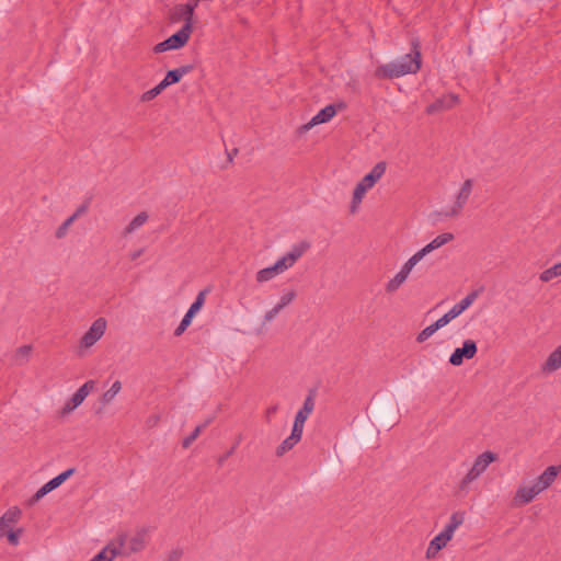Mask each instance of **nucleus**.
<instances>
[{"mask_svg": "<svg viewBox=\"0 0 561 561\" xmlns=\"http://www.w3.org/2000/svg\"><path fill=\"white\" fill-rule=\"evenodd\" d=\"M304 426H305V422H300V421H294V425H293V430H291V435L294 437H297L299 439H301V436H302V432H304Z\"/></svg>", "mask_w": 561, "mask_h": 561, "instance_id": "47", "label": "nucleus"}, {"mask_svg": "<svg viewBox=\"0 0 561 561\" xmlns=\"http://www.w3.org/2000/svg\"><path fill=\"white\" fill-rule=\"evenodd\" d=\"M142 252H144L142 249L131 252L130 253V259L133 261L137 260L142 254Z\"/></svg>", "mask_w": 561, "mask_h": 561, "instance_id": "57", "label": "nucleus"}, {"mask_svg": "<svg viewBox=\"0 0 561 561\" xmlns=\"http://www.w3.org/2000/svg\"><path fill=\"white\" fill-rule=\"evenodd\" d=\"M280 309L275 305L271 310H268L264 316L265 322H271L278 313Z\"/></svg>", "mask_w": 561, "mask_h": 561, "instance_id": "53", "label": "nucleus"}, {"mask_svg": "<svg viewBox=\"0 0 561 561\" xmlns=\"http://www.w3.org/2000/svg\"><path fill=\"white\" fill-rule=\"evenodd\" d=\"M93 388V380L84 382L66 402V404L62 408V414H68L72 412L75 409H77L84 401V399L88 397V394Z\"/></svg>", "mask_w": 561, "mask_h": 561, "instance_id": "11", "label": "nucleus"}, {"mask_svg": "<svg viewBox=\"0 0 561 561\" xmlns=\"http://www.w3.org/2000/svg\"><path fill=\"white\" fill-rule=\"evenodd\" d=\"M206 425H207V423H205L204 425L196 426V428L192 432V434L184 438L183 447L184 448L190 447L192 445V443L198 437V435L201 434V432L203 431V428Z\"/></svg>", "mask_w": 561, "mask_h": 561, "instance_id": "41", "label": "nucleus"}, {"mask_svg": "<svg viewBox=\"0 0 561 561\" xmlns=\"http://www.w3.org/2000/svg\"><path fill=\"white\" fill-rule=\"evenodd\" d=\"M182 556H183V550L180 548H176L168 553L164 561H180Z\"/></svg>", "mask_w": 561, "mask_h": 561, "instance_id": "52", "label": "nucleus"}, {"mask_svg": "<svg viewBox=\"0 0 561 561\" xmlns=\"http://www.w3.org/2000/svg\"><path fill=\"white\" fill-rule=\"evenodd\" d=\"M193 317H194V314H192L191 312L186 311V313L184 314V317L181 320L180 324L174 330V335L175 336H180V335H182L185 332L187 327L191 324V322L193 320Z\"/></svg>", "mask_w": 561, "mask_h": 561, "instance_id": "36", "label": "nucleus"}, {"mask_svg": "<svg viewBox=\"0 0 561 561\" xmlns=\"http://www.w3.org/2000/svg\"><path fill=\"white\" fill-rule=\"evenodd\" d=\"M444 328L442 325V323L436 320L434 323H432L431 325L426 327L425 329H423L416 336V341L419 343H423L425 342L427 339H430L437 330Z\"/></svg>", "mask_w": 561, "mask_h": 561, "instance_id": "28", "label": "nucleus"}, {"mask_svg": "<svg viewBox=\"0 0 561 561\" xmlns=\"http://www.w3.org/2000/svg\"><path fill=\"white\" fill-rule=\"evenodd\" d=\"M336 114V108L333 104L327 105L324 108L320 110L307 124L300 127V131H308L312 127L324 124L331 121Z\"/></svg>", "mask_w": 561, "mask_h": 561, "instance_id": "13", "label": "nucleus"}, {"mask_svg": "<svg viewBox=\"0 0 561 561\" xmlns=\"http://www.w3.org/2000/svg\"><path fill=\"white\" fill-rule=\"evenodd\" d=\"M175 14L184 21L183 26L188 25V30L193 31L194 26V11L191 10L185 3L175 7Z\"/></svg>", "mask_w": 561, "mask_h": 561, "instance_id": "22", "label": "nucleus"}, {"mask_svg": "<svg viewBox=\"0 0 561 561\" xmlns=\"http://www.w3.org/2000/svg\"><path fill=\"white\" fill-rule=\"evenodd\" d=\"M407 276L403 273L398 272L386 285L387 293L397 291L400 286L407 280Z\"/></svg>", "mask_w": 561, "mask_h": 561, "instance_id": "32", "label": "nucleus"}, {"mask_svg": "<svg viewBox=\"0 0 561 561\" xmlns=\"http://www.w3.org/2000/svg\"><path fill=\"white\" fill-rule=\"evenodd\" d=\"M465 522V512H455L451 514L447 524H450L455 528H458Z\"/></svg>", "mask_w": 561, "mask_h": 561, "instance_id": "43", "label": "nucleus"}, {"mask_svg": "<svg viewBox=\"0 0 561 561\" xmlns=\"http://www.w3.org/2000/svg\"><path fill=\"white\" fill-rule=\"evenodd\" d=\"M22 511L19 506H11L0 517V539L4 538L5 534L12 530L21 520Z\"/></svg>", "mask_w": 561, "mask_h": 561, "instance_id": "10", "label": "nucleus"}, {"mask_svg": "<svg viewBox=\"0 0 561 561\" xmlns=\"http://www.w3.org/2000/svg\"><path fill=\"white\" fill-rule=\"evenodd\" d=\"M33 352L32 345H22L18 347L11 356L12 365L14 366H24L26 365Z\"/></svg>", "mask_w": 561, "mask_h": 561, "instance_id": "20", "label": "nucleus"}, {"mask_svg": "<svg viewBox=\"0 0 561 561\" xmlns=\"http://www.w3.org/2000/svg\"><path fill=\"white\" fill-rule=\"evenodd\" d=\"M192 69V66H182L180 68L170 70L160 83L164 89H167L169 85L178 83L183 78V76L188 73Z\"/></svg>", "mask_w": 561, "mask_h": 561, "instance_id": "19", "label": "nucleus"}, {"mask_svg": "<svg viewBox=\"0 0 561 561\" xmlns=\"http://www.w3.org/2000/svg\"><path fill=\"white\" fill-rule=\"evenodd\" d=\"M479 291L473 290L469 293L463 299H461L458 304L453 306V308L446 312L443 317L438 319L443 327L447 325L451 320L460 316L465 310H467L478 298Z\"/></svg>", "mask_w": 561, "mask_h": 561, "instance_id": "7", "label": "nucleus"}, {"mask_svg": "<svg viewBox=\"0 0 561 561\" xmlns=\"http://www.w3.org/2000/svg\"><path fill=\"white\" fill-rule=\"evenodd\" d=\"M559 276H561V262L541 272L539 278L541 282L547 283Z\"/></svg>", "mask_w": 561, "mask_h": 561, "instance_id": "29", "label": "nucleus"}, {"mask_svg": "<svg viewBox=\"0 0 561 561\" xmlns=\"http://www.w3.org/2000/svg\"><path fill=\"white\" fill-rule=\"evenodd\" d=\"M307 419H308V416L305 415L304 413H301V411L298 410V412L296 413L295 420L296 421H300V422H306Z\"/></svg>", "mask_w": 561, "mask_h": 561, "instance_id": "55", "label": "nucleus"}, {"mask_svg": "<svg viewBox=\"0 0 561 561\" xmlns=\"http://www.w3.org/2000/svg\"><path fill=\"white\" fill-rule=\"evenodd\" d=\"M454 239L455 236L451 232H444L435 237L431 242L434 244L435 249H438L453 241Z\"/></svg>", "mask_w": 561, "mask_h": 561, "instance_id": "35", "label": "nucleus"}, {"mask_svg": "<svg viewBox=\"0 0 561 561\" xmlns=\"http://www.w3.org/2000/svg\"><path fill=\"white\" fill-rule=\"evenodd\" d=\"M478 352L477 343L473 340H466L461 347H457L449 357V363L454 366H460L463 359H471Z\"/></svg>", "mask_w": 561, "mask_h": 561, "instance_id": "9", "label": "nucleus"}, {"mask_svg": "<svg viewBox=\"0 0 561 561\" xmlns=\"http://www.w3.org/2000/svg\"><path fill=\"white\" fill-rule=\"evenodd\" d=\"M561 467L559 466H549L537 479L536 485L542 492L548 489L556 480L560 472Z\"/></svg>", "mask_w": 561, "mask_h": 561, "instance_id": "16", "label": "nucleus"}, {"mask_svg": "<svg viewBox=\"0 0 561 561\" xmlns=\"http://www.w3.org/2000/svg\"><path fill=\"white\" fill-rule=\"evenodd\" d=\"M163 90H164V88L162 87L161 83H159L154 88L142 93L140 100L142 102H149V101L153 100L156 96H158Z\"/></svg>", "mask_w": 561, "mask_h": 561, "instance_id": "37", "label": "nucleus"}, {"mask_svg": "<svg viewBox=\"0 0 561 561\" xmlns=\"http://www.w3.org/2000/svg\"><path fill=\"white\" fill-rule=\"evenodd\" d=\"M122 389V383L119 380H116L112 383L111 388L108 390H106L103 396H102V403L103 404H108L111 403L114 398L116 397V394L121 391Z\"/></svg>", "mask_w": 561, "mask_h": 561, "instance_id": "30", "label": "nucleus"}, {"mask_svg": "<svg viewBox=\"0 0 561 561\" xmlns=\"http://www.w3.org/2000/svg\"><path fill=\"white\" fill-rule=\"evenodd\" d=\"M126 543V536L118 535L115 539L108 542L94 558L90 561H113L115 557L122 554L124 545Z\"/></svg>", "mask_w": 561, "mask_h": 561, "instance_id": "8", "label": "nucleus"}, {"mask_svg": "<svg viewBox=\"0 0 561 561\" xmlns=\"http://www.w3.org/2000/svg\"><path fill=\"white\" fill-rule=\"evenodd\" d=\"M310 243L307 241H301L294 244L290 250L279 257L275 263L274 267L278 272V274L284 273L288 268L295 265V263L309 250Z\"/></svg>", "mask_w": 561, "mask_h": 561, "instance_id": "2", "label": "nucleus"}, {"mask_svg": "<svg viewBox=\"0 0 561 561\" xmlns=\"http://www.w3.org/2000/svg\"><path fill=\"white\" fill-rule=\"evenodd\" d=\"M474 182L472 179H467L460 186L455 201L450 208L445 213L446 217H457L460 215L465 206L467 205L472 190H473Z\"/></svg>", "mask_w": 561, "mask_h": 561, "instance_id": "4", "label": "nucleus"}, {"mask_svg": "<svg viewBox=\"0 0 561 561\" xmlns=\"http://www.w3.org/2000/svg\"><path fill=\"white\" fill-rule=\"evenodd\" d=\"M192 32L193 31L188 30V25L182 26L175 34L171 35L165 41L158 43L153 48L154 53H164L183 47L190 39Z\"/></svg>", "mask_w": 561, "mask_h": 561, "instance_id": "5", "label": "nucleus"}, {"mask_svg": "<svg viewBox=\"0 0 561 561\" xmlns=\"http://www.w3.org/2000/svg\"><path fill=\"white\" fill-rule=\"evenodd\" d=\"M435 249L434 244L432 242L427 243L425 247H423L421 250L415 252V255L422 260L424 256L433 252Z\"/></svg>", "mask_w": 561, "mask_h": 561, "instance_id": "51", "label": "nucleus"}, {"mask_svg": "<svg viewBox=\"0 0 561 561\" xmlns=\"http://www.w3.org/2000/svg\"><path fill=\"white\" fill-rule=\"evenodd\" d=\"M76 221L75 217L69 216L55 231V237L57 239H64L71 225Z\"/></svg>", "mask_w": 561, "mask_h": 561, "instance_id": "34", "label": "nucleus"}, {"mask_svg": "<svg viewBox=\"0 0 561 561\" xmlns=\"http://www.w3.org/2000/svg\"><path fill=\"white\" fill-rule=\"evenodd\" d=\"M300 439L297 437H294L291 434L285 438L276 448V455L278 457L284 456L287 451L294 448L298 444Z\"/></svg>", "mask_w": 561, "mask_h": 561, "instance_id": "27", "label": "nucleus"}, {"mask_svg": "<svg viewBox=\"0 0 561 561\" xmlns=\"http://www.w3.org/2000/svg\"><path fill=\"white\" fill-rule=\"evenodd\" d=\"M238 153V149L234 148L231 152H228V160L231 162L233 159V156Z\"/></svg>", "mask_w": 561, "mask_h": 561, "instance_id": "59", "label": "nucleus"}, {"mask_svg": "<svg viewBox=\"0 0 561 561\" xmlns=\"http://www.w3.org/2000/svg\"><path fill=\"white\" fill-rule=\"evenodd\" d=\"M422 65L421 51L417 42L412 43L411 53L398 59L376 68L375 76L378 79H396L405 75L416 73Z\"/></svg>", "mask_w": 561, "mask_h": 561, "instance_id": "1", "label": "nucleus"}, {"mask_svg": "<svg viewBox=\"0 0 561 561\" xmlns=\"http://www.w3.org/2000/svg\"><path fill=\"white\" fill-rule=\"evenodd\" d=\"M421 260L415 255V253L403 264L400 273H403L407 277L411 273L412 268L420 262Z\"/></svg>", "mask_w": 561, "mask_h": 561, "instance_id": "39", "label": "nucleus"}, {"mask_svg": "<svg viewBox=\"0 0 561 561\" xmlns=\"http://www.w3.org/2000/svg\"><path fill=\"white\" fill-rule=\"evenodd\" d=\"M49 493V490L44 484L42 488H39L36 493L28 500V505H34L36 502H38L42 497H44L46 494Z\"/></svg>", "mask_w": 561, "mask_h": 561, "instance_id": "46", "label": "nucleus"}, {"mask_svg": "<svg viewBox=\"0 0 561 561\" xmlns=\"http://www.w3.org/2000/svg\"><path fill=\"white\" fill-rule=\"evenodd\" d=\"M202 0H187V2L185 3L188 8H191L192 11L195 12V9L198 7V3L201 2Z\"/></svg>", "mask_w": 561, "mask_h": 561, "instance_id": "54", "label": "nucleus"}, {"mask_svg": "<svg viewBox=\"0 0 561 561\" xmlns=\"http://www.w3.org/2000/svg\"><path fill=\"white\" fill-rule=\"evenodd\" d=\"M448 541L442 537L439 534L436 535L431 541L426 549L425 557L426 559H434L438 552L447 546Z\"/></svg>", "mask_w": 561, "mask_h": 561, "instance_id": "21", "label": "nucleus"}, {"mask_svg": "<svg viewBox=\"0 0 561 561\" xmlns=\"http://www.w3.org/2000/svg\"><path fill=\"white\" fill-rule=\"evenodd\" d=\"M234 451V447H232L229 451H227L222 457L219 459V465L224 463V461L229 458Z\"/></svg>", "mask_w": 561, "mask_h": 561, "instance_id": "56", "label": "nucleus"}, {"mask_svg": "<svg viewBox=\"0 0 561 561\" xmlns=\"http://www.w3.org/2000/svg\"><path fill=\"white\" fill-rule=\"evenodd\" d=\"M277 275H279L278 272L272 265V266H268V267L260 270L256 273L255 278H256L257 283H265V282H268V280L273 279Z\"/></svg>", "mask_w": 561, "mask_h": 561, "instance_id": "31", "label": "nucleus"}, {"mask_svg": "<svg viewBox=\"0 0 561 561\" xmlns=\"http://www.w3.org/2000/svg\"><path fill=\"white\" fill-rule=\"evenodd\" d=\"M49 493V490L44 484L42 488H39L36 493L28 500V505H34L36 502H38L42 497H44L46 494Z\"/></svg>", "mask_w": 561, "mask_h": 561, "instance_id": "44", "label": "nucleus"}, {"mask_svg": "<svg viewBox=\"0 0 561 561\" xmlns=\"http://www.w3.org/2000/svg\"><path fill=\"white\" fill-rule=\"evenodd\" d=\"M106 320L104 318H98L91 324L89 330L83 334L79 344V354L82 356L87 348L93 346L105 333Z\"/></svg>", "mask_w": 561, "mask_h": 561, "instance_id": "3", "label": "nucleus"}, {"mask_svg": "<svg viewBox=\"0 0 561 561\" xmlns=\"http://www.w3.org/2000/svg\"><path fill=\"white\" fill-rule=\"evenodd\" d=\"M367 192H368V190H366L360 183L356 184L354 192H353L352 203H351V207H350V210L352 214H355L358 210V207Z\"/></svg>", "mask_w": 561, "mask_h": 561, "instance_id": "23", "label": "nucleus"}, {"mask_svg": "<svg viewBox=\"0 0 561 561\" xmlns=\"http://www.w3.org/2000/svg\"><path fill=\"white\" fill-rule=\"evenodd\" d=\"M22 534H23V529L21 527H18V528L14 527L12 530L7 533L4 537H7L10 545L18 546Z\"/></svg>", "mask_w": 561, "mask_h": 561, "instance_id": "38", "label": "nucleus"}, {"mask_svg": "<svg viewBox=\"0 0 561 561\" xmlns=\"http://www.w3.org/2000/svg\"><path fill=\"white\" fill-rule=\"evenodd\" d=\"M456 529L457 528H455L450 524H446L444 529L439 533V535L444 537L447 541H450L451 538L454 537Z\"/></svg>", "mask_w": 561, "mask_h": 561, "instance_id": "49", "label": "nucleus"}, {"mask_svg": "<svg viewBox=\"0 0 561 561\" xmlns=\"http://www.w3.org/2000/svg\"><path fill=\"white\" fill-rule=\"evenodd\" d=\"M456 529L457 528H455L450 524H446L444 529L439 533V535L444 537L447 541H450L451 538L454 537Z\"/></svg>", "mask_w": 561, "mask_h": 561, "instance_id": "48", "label": "nucleus"}, {"mask_svg": "<svg viewBox=\"0 0 561 561\" xmlns=\"http://www.w3.org/2000/svg\"><path fill=\"white\" fill-rule=\"evenodd\" d=\"M314 398L312 394H309L307 396V398L305 399L304 401V404L302 407L299 409V411H301V413H304L305 415H307L309 417V415L312 413L313 409H314Z\"/></svg>", "mask_w": 561, "mask_h": 561, "instance_id": "40", "label": "nucleus"}, {"mask_svg": "<svg viewBox=\"0 0 561 561\" xmlns=\"http://www.w3.org/2000/svg\"><path fill=\"white\" fill-rule=\"evenodd\" d=\"M459 102V99L456 94L449 93L446 95H443L438 99H436L433 103H431L425 112L428 115L437 114L447 110L453 108L455 105H457Z\"/></svg>", "mask_w": 561, "mask_h": 561, "instance_id": "12", "label": "nucleus"}, {"mask_svg": "<svg viewBox=\"0 0 561 561\" xmlns=\"http://www.w3.org/2000/svg\"><path fill=\"white\" fill-rule=\"evenodd\" d=\"M480 476L472 469L467 472V474L459 481L458 483V492L460 494H467L470 490V485L473 481H476Z\"/></svg>", "mask_w": 561, "mask_h": 561, "instance_id": "24", "label": "nucleus"}, {"mask_svg": "<svg viewBox=\"0 0 561 561\" xmlns=\"http://www.w3.org/2000/svg\"><path fill=\"white\" fill-rule=\"evenodd\" d=\"M49 493V490L44 484L42 488H39L36 493L28 500V505H34L36 502H38L42 497H44L46 494Z\"/></svg>", "mask_w": 561, "mask_h": 561, "instance_id": "45", "label": "nucleus"}, {"mask_svg": "<svg viewBox=\"0 0 561 561\" xmlns=\"http://www.w3.org/2000/svg\"><path fill=\"white\" fill-rule=\"evenodd\" d=\"M89 201H85L84 203H82L80 206H78V208L75 210V213L71 215V217H75V219L77 220L78 218H80L81 216H83L84 214H87L88 209H89Z\"/></svg>", "mask_w": 561, "mask_h": 561, "instance_id": "50", "label": "nucleus"}, {"mask_svg": "<svg viewBox=\"0 0 561 561\" xmlns=\"http://www.w3.org/2000/svg\"><path fill=\"white\" fill-rule=\"evenodd\" d=\"M277 411V405H273V407H270L266 411V414H267V417H270L271 415H273L274 413H276Z\"/></svg>", "mask_w": 561, "mask_h": 561, "instance_id": "58", "label": "nucleus"}, {"mask_svg": "<svg viewBox=\"0 0 561 561\" xmlns=\"http://www.w3.org/2000/svg\"><path fill=\"white\" fill-rule=\"evenodd\" d=\"M496 460V455L492 451H484L482 454H480L473 465H472V469L479 474L481 476L486 469L488 467Z\"/></svg>", "mask_w": 561, "mask_h": 561, "instance_id": "18", "label": "nucleus"}, {"mask_svg": "<svg viewBox=\"0 0 561 561\" xmlns=\"http://www.w3.org/2000/svg\"><path fill=\"white\" fill-rule=\"evenodd\" d=\"M148 528L138 529L133 536L128 537L126 534V543L123 547L121 556H129L130 553L144 550L148 542Z\"/></svg>", "mask_w": 561, "mask_h": 561, "instance_id": "6", "label": "nucleus"}, {"mask_svg": "<svg viewBox=\"0 0 561 561\" xmlns=\"http://www.w3.org/2000/svg\"><path fill=\"white\" fill-rule=\"evenodd\" d=\"M75 468H69L68 470L61 472L60 474L49 480L47 483H45V485L47 486L49 492H51L53 490L61 485L68 478H70L75 473Z\"/></svg>", "mask_w": 561, "mask_h": 561, "instance_id": "25", "label": "nucleus"}, {"mask_svg": "<svg viewBox=\"0 0 561 561\" xmlns=\"http://www.w3.org/2000/svg\"><path fill=\"white\" fill-rule=\"evenodd\" d=\"M207 293H208L207 289L201 290L197 294L195 301L191 305V307L188 308L187 311L195 316L201 310L203 305L205 304V298H206Z\"/></svg>", "mask_w": 561, "mask_h": 561, "instance_id": "33", "label": "nucleus"}, {"mask_svg": "<svg viewBox=\"0 0 561 561\" xmlns=\"http://www.w3.org/2000/svg\"><path fill=\"white\" fill-rule=\"evenodd\" d=\"M387 164L383 161L378 162L358 183H360L366 190H370L381 179L386 172Z\"/></svg>", "mask_w": 561, "mask_h": 561, "instance_id": "14", "label": "nucleus"}, {"mask_svg": "<svg viewBox=\"0 0 561 561\" xmlns=\"http://www.w3.org/2000/svg\"><path fill=\"white\" fill-rule=\"evenodd\" d=\"M540 489L534 483L530 486H520L516 491L515 501L522 505L530 503L536 495L540 493Z\"/></svg>", "mask_w": 561, "mask_h": 561, "instance_id": "17", "label": "nucleus"}, {"mask_svg": "<svg viewBox=\"0 0 561 561\" xmlns=\"http://www.w3.org/2000/svg\"><path fill=\"white\" fill-rule=\"evenodd\" d=\"M561 368V345L552 351L540 366L543 375H550Z\"/></svg>", "mask_w": 561, "mask_h": 561, "instance_id": "15", "label": "nucleus"}, {"mask_svg": "<svg viewBox=\"0 0 561 561\" xmlns=\"http://www.w3.org/2000/svg\"><path fill=\"white\" fill-rule=\"evenodd\" d=\"M148 220V215L146 211L139 213L124 229V234H130L137 229H139L141 226L146 224Z\"/></svg>", "mask_w": 561, "mask_h": 561, "instance_id": "26", "label": "nucleus"}, {"mask_svg": "<svg viewBox=\"0 0 561 561\" xmlns=\"http://www.w3.org/2000/svg\"><path fill=\"white\" fill-rule=\"evenodd\" d=\"M295 298H296V293L294 290L285 293L280 297V299H279V301L277 302L276 306L282 310L285 307H287L289 304H291Z\"/></svg>", "mask_w": 561, "mask_h": 561, "instance_id": "42", "label": "nucleus"}]
</instances>
